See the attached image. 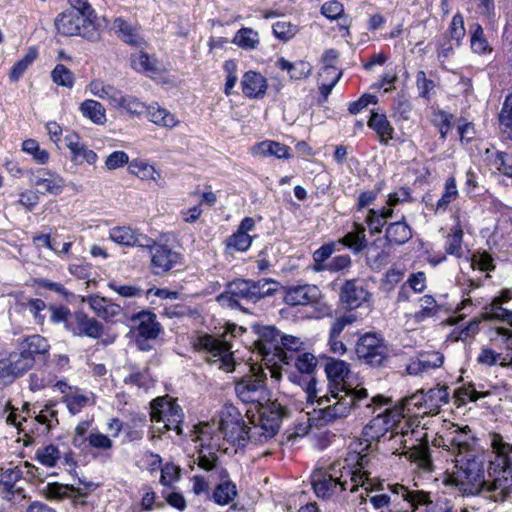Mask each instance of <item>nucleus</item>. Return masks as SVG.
I'll return each instance as SVG.
<instances>
[{
  "label": "nucleus",
  "mask_w": 512,
  "mask_h": 512,
  "mask_svg": "<svg viewBox=\"0 0 512 512\" xmlns=\"http://www.w3.org/2000/svg\"><path fill=\"white\" fill-rule=\"evenodd\" d=\"M493 458L484 453H470L455 459V471L444 483L454 487L462 496L481 495L494 502H504L512 493V444L499 433L490 435Z\"/></svg>",
  "instance_id": "f257e3e1"
},
{
  "label": "nucleus",
  "mask_w": 512,
  "mask_h": 512,
  "mask_svg": "<svg viewBox=\"0 0 512 512\" xmlns=\"http://www.w3.org/2000/svg\"><path fill=\"white\" fill-rule=\"evenodd\" d=\"M260 411L261 419H256V415L253 414L251 418L253 426L248 427L241 414L233 408L227 414H222L219 430L231 443L241 444L247 439L256 443L266 442L277 434L282 419L287 416V410L283 406L272 405Z\"/></svg>",
  "instance_id": "f03ea898"
},
{
  "label": "nucleus",
  "mask_w": 512,
  "mask_h": 512,
  "mask_svg": "<svg viewBox=\"0 0 512 512\" xmlns=\"http://www.w3.org/2000/svg\"><path fill=\"white\" fill-rule=\"evenodd\" d=\"M316 381L311 379L308 383L306 394L307 401L317 403L314 409V420L318 426L332 424L337 420L346 418L352 409L362 408L367 402V390L365 388H352L349 385H331L328 392L318 396Z\"/></svg>",
  "instance_id": "7ed1b4c3"
},
{
  "label": "nucleus",
  "mask_w": 512,
  "mask_h": 512,
  "mask_svg": "<svg viewBox=\"0 0 512 512\" xmlns=\"http://www.w3.org/2000/svg\"><path fill=\"white\" fill-rule=\"evenodd\" d=\"M367 463L366 455H358V470L337 469L335 465L328 469H316L311 477V486L317 498L325 501H337L347 489L355 492L368 481V473L362 471Z\"/></svg>",
  "instance_id": "20e7f679"
},
{
  "label": "nucleus",
  "mask_w": 512,
  "mask_h": 512,
  "mask_svg": "<svg viewBox=\"0 0 512 512\" xmlns=\"http://www.w3.org/2000/svg\"><path fill=\"white\" fill-rule=\"evenodd\" d=\"M391 398L383 395H376L372 398L367 396V402L363 403L362 408L365 409L364 414H376V416L363 428L362 434L367 441H380L390 433L387 440H394L395 443L402 444L404 442V433L394 431V426L401 418L407 417L403 409L402 403L394 408Z\"/></svg>",
  "instance_id": "39448f33"
},
{
  "label": "nucleus",
  "mask_w": 512,
  "mask_h": 512,
  "mask_svg": "<svg viewBox=\"0 0 512 512\" xmlns=\"http://www.w3.org/2000/svg\"><path fill=\"white\" fill-rule=\"evenodd\" d=\"M449 401L448 387L437 386L424 392L416 393L404 398L401 403L408 418H418L427 415H437L441 407Z\"/></svg>",
  "instance_id": "423d86ee"
},
{
  "label": "nucleus",
  "mask_w": 512,
  "mask_h": 512,
  "mask_svg": "<svg viewBox=\"0 0 512 512\" xmlns=\"http://www.w3.org/2000/svg\"><path fill=\"white\" fill-rule=\"evenodd\" d=\"M252 374L245 376L235 385L238 398L246 404L255 407L257 418L261 419V411L264 407L281 406L270 402L266 388V373L261 368L251 367Z\"/></svg>",
  "instance_id": "0eeeda50"
},
{
  "label": "nucleus",
  "mask_w": 512,
  "mask_h": 512,
  "mask_svg": "<svg viewBox=\"0 0 512 512\" xmlns=\"http://www.w3.org/2000/svg\"><path fill=\"white\" fill-rule=\"evenodd\" d=\"M271 285H276V282L269 279L258 281L236 279L228 283L225 292L219 296V299H228L231 305H239L240 300L257 302L275 292L276 289Z\"/></svg>",
  "instance_id": "6e6552de"
},
{
  "label": "nucleus",
  "mask_w": 512,
  "mask_h": 512,
  "mask_svg": "<svg viewBox=\"0 0 512 512\" xmlns=\"http://www.w3.org/2000/svg\"><path fill=\"white\" fill-rule=\"evenodd\" d=\"M392 495L388 494H377L370 497L372 506L380 512H391L393 508L399 506L400 502L403 501L406 505L416 511L419 505H426L430 503V493L417 490L410 491L405 486L395 484L390 486Z\"/></svg>",
  "instance_id": "1a4fd4ad"
},
{
  "label": "nucleus",
  "mask_w": 512,
  "mask_h": 512,
  "mask_svg": "<svg viewBox=\"0 0 512 512\" xmlns=\"http://www.w3.org/2000/svg\"><path fill=\"white\" fill-rule=\"evenodd\" d=\"M58 33L65 36L79 35L89 41H96L100 37L98 28L92 18L85 17L75 9H67L55 19Z\"/></svg>",
  "instance_id": "9d476101"
},
{
  "label": "nucleus",
  "mask_w": 512,
  "mask_h": 512,
  "mask_svg": "<svg viewBox=\"0 0 512 512\" xmlns=\"http://www.w3.org/2000/svg\"><path fill=\"white\" fill-rule=\"evenodd\" d=\"M194 347L197 351L205 354L208 362H219V368L226 372L234 370L232 352L227 342L212 335L202 334L195 339Z\"/></svg>",
  "instance_id": "9b49d317"
},
{
  "label": "nucleus",
  "mask_w": 512,
  "mask_h": 512,
  "mask_svg": "<svg viewBox=\"0 0 512 512\" xmlns=\"http://www.w3.org/2000/svg\"><path fill=\"white\" fill-rule=\"evenodd\" d=\"M253 328L257 335L254 345L263 360L276 365V357L285 359L283 347L279 344L281 333L274 326L255 325Z\"/></svg>",
  "instance_id": "f8f14e48"
},
{
  "label": "nucleus",
  "mask_w": 512,
  "mask_h": 512,
  "mask_svg": "<svg viewBox=\"0 0 512 512\" xmlns=\"http://www.w3.org/2000/svg\"><path fill=\"white\" fill-rule=\"evenodd\" d=\"M153 422H163L165 430H175L178 435L182 434L181 423L183 413L181 407L165 397L153 400L150 412Z\"/></svg>",
  "instance_id": "ddd939ff"
},
{
  "label": "nucleus",
  "mask_w": 512,
  "mask_h": 512,
  "mask_svg": "<svg viewBox=\"0 0 512 512\" xmlns=\"http://www.w3.org/2000/svg\"><path fill=\"white\" fill-rule=\"evenodd\" d=\"M357 357L365 364L378 367L388 358V348L382 338L366 333L361 336L355 347Z\"/></svg>",
  "instance_id": "4468645a"
},
{
  "label": "nucleus",
  "mask_w": 512,
  "mask_h": 512,
  "mask_svg": "<svg viewBox=\"0 0 512 512\" xmlns=\"http://www.w3.org/2000/svg\"><path fill=\"white\" fill-rule=\"evenodd\" d=\"M151 255V269L155 275H162L182 264V255L168 245L156 243L151 238V245L145 246Z\"/></svg>",
  "instance_id": "2eb2a0df"
},
{
  "label": "nucleus",
  "mask_w": 512,
  "mask_h": 512,
  "mask_svg": "<svg viewBox=\"0 0 512 512\" xmlns=\"http://www.w3.org/2000/svg\"><path fill=\"white\" fill-rule=\"evenodd\" d=\"M445 442L451 446L450 452L457 458L475 452L476 437L468 425L460 427L451 424V427L445 432Z\"/></svg>",
  "instance_id": "dca6fc26"
},
{
  "label": "nucleus",
  "mask_w": 512,
  "mask_h": 512,
  "mask_svg": "<svg viewBox=\"0 0 512 512\" xmlns=\"http://www.w3.org/2000/svg\"><path fill=\"white\" fill-rule=\"evenodd\" d=\"M131 322L137 331L136 343L141 350H147L146 340L156 339L161 332V324L157 321V316L151 311H140L132 315Z\"/></svg>",
  "instance_id": "f3484780"
},
{
  "label": "nucleus",
  "mask_w": 512,
  "mask_h": 512,
  "mask_svg": "<svg viewBox=\"0 0 512 512\" xmlns=\"http://www.w3.org/2000/svg\"><path fill=\"white\" fill-rule=\"evenodd\" d=\"M66 329L74 336L88 337L94 340L100 339L104 334L103 324L83 311H76L70 316Z\"/></svg>",
  "instance_id": "a211bd4d"
},
{
  "label": "nucleus",
  "mask_w": 512,
  "mask_h": 512,
  "mask_svg": "<svg viewBox=\"0 0 512 512\" xmlns=\"http://www.w3.org/2000/svg\"><path fill=\"white\" fill-rule=\"evenodd\" d=\"M27 177L31 186L40 194H60L65 186L64 179L55 171L38 168L29 170Z\"/></svg>",
  "instance_id": "6ab92c4d"
},
{
  "label": "nucleus",
  "mask_w": 512,
  "mask_h": 512,
  "mask_svg": "<svg viewBox=\"0 0 512 512\" xmlns=\"http://www.w3.org/2000/svg\"><path fill=\"white\" fill-rule=\"evenodd\" d=\"M33 365L34 359L16 347L6 359L0 360V379L5 382L12 381L30 370Z\"/></svg>",
  "instance_id": "aec40b11"
},
{
  "label": "nucleus",
  "mask_w": 512,
  "mask_h": 512,
  "mask_svg": "<svg viewBox=\"0 0 512 512\" xmlns=\"http://www.w3.org/2000/svg\"><path fill=\"white\" fill-rule=\"evenodd\" d=\"M512 290H503L500 295L493 299L489 306L484 308L483 316L488 320H502L512 325Z\"/></svg>",
  "instance_id": "412c9836"
},
{
  "label": "nucleus",
  "mask_w": 512,
  "mask_h": 512,
  "mask_svg": "<svg viewBox=\"0 0 512 512\" xmlns=\"http://www.w3.org/2000/svg\"><path fill=\"white\" fill-rule=\"evenodd\" d=\"M370 299L371 294L356 279L347 280L341 287L340 300L350 310L359 308Z\"/></svg>",
  "instance_id": "4be33fe9"
},
{
  "label": "nucleus",
  "mask_w": 512,
  "mask_h": 512,
  "mask_svg": "<svg viewBox=\"0 0 512 512\" xmlns=\"http://www.w3.org/2000/svg\"><path fill=\"white\" fill-rule=\"evenodd\" d=\"M321 297V291L315 285L305 284L287 288L284 302L290 306L311 305Z\"/></svg>",
  "instance_id": "5701e85b"
},
{
  "label": "nucleus",
  "mask_w": 512,
  "mask_h": 512,
  "mask_svg": "<svg viewBox=\"0 0 512 512\" xmlns=\"http://www.w3.org/2000/svg\"><path fill=\"white\" fill-rule=\"evenodd\" d=\"M444 363V356L438 351H423L411 359L407 365L409 375H420L439 368Z\"/></svg>",
  "instance_id": "b1692460"
},
{
  "label": "nucleus",
  "mask_w": 512,
  "mask_h": 512,
  "mask_svg": "<svg viewBox=\"0 0 512 512\" xmlns=\"http://www.w3.org/2000/svg\"><path fill=\"white\" fill-rule=\"evenodd\" d=\"M110 239L123 246L145 247L151 245V238L130 227H114L110 230Z\"/></svg>",
  "instance_id": "393cba45"
},
{
  "label": "nucleus",
  "mask_w": 512,
  "mask_h": 512,
  "mask_svg": "<svg viewBox=\"0 0 512 512\" xmlns=\"http://www.w3.org/2000/svg\"><path fill=\"white\" fill-rule=\"evenodd\" d=\"M217 478L220 482L216 485L212 498L217 504L226 505L237 496V488L230 480L227 469H218Z\"/></svg>",
  "instance_id": "a878e982"
},
{
  "label": "nucleus",
  "mask_w": 512,
  "mask_h": 512,
  "mask_svg": "<svg viewBox=\"0 0 512 512\" xmlns=\"http://www.w3.org/2000/svg\"><path fill=\"white\" fill-rule=\"evenodd\" d=\"M87 303L98 317L107 322L113 321L122 313V307L106 297L92 295L87 298Z\"/></svg>",
  "instance_id": "bb28decb"
},
{
  "label": "nucleus",
  "mask_w": 512,
  "mask_h": 512,
  "mask_svg": "<svg viewBox=\"0 0 512 512\" xmlns=\"http://www.w3.org/2000/svg\"><path fill=\"white\" fill-rule=\"evenodd\" d=\"M242 92L249 98H261L267 90V80L255 71L246 72L241 80Z\"/></svg>",
  "instance_id": "cd10ccee"
},
{
  "label": "nucleus",
  "mask_w": 512,
  "mask_h": 512,
  "mask_svg": "<svg viewBox=\"0 0 512 512\" xmlns=\"http://www.w3.org/2000/svg\"><path fill=\"white\" fill-rule=\"evenodd\" d=\"M66 146L71 151L72 157L71 160L78 165L86 162L89 165H94L98 159L97 154L89 149L84 144L78 141V137L76 135H67L65 137Z\"/></svg>",
  "instance_id": "c85d7f7f"
},
{
  "label": "nucleus",
  "mask_w": 512,
  "mask_h": 512,
  "mask_svg": "<svg viewBox=\"0 0 512 512\" xmlns=\"http://www.w3.org/2000/svg\"><path fill=\"white\" fill-rule=\"evenodd\" d=\"M42 493L46 498L58 501L68 498L70 497V493H74V501L77 502V498L85 497L87 492L83 491L81 488H76L73 485L51 482L47 483V485L42 489Z\"/></svg>",
  "instance_id": "c756f323"
},
{
  "label": "nucleus",
  "mask_w": 512,
  "mask_h": 512,
  "mask_svg": "<svg viewBox=\"0 0 512 512\" xmlns=\"http://www.w3.org/2000/svg\"><path fill=\"white\" fill-rule=\"evenodd\" d=\"M251 152L254 156H274L278 159L291 158L290 148L288 146L271 140H265L254 145Z\"/></svg>",
  "instance_id": "7c9ffc66"
},
{
  "label": "nucleus",
  "mask_w": 512,
  "mask_h": 512,
  "mask_svg": "<svg viewBox=\"0 0 512 512\" xmlns=\"http://www.w3.org/2000/svg\"><path fill=\"white\" fill-rule=\"evenodd\" d=\"M17 348L26 356L35 360V357L38 355H46L49 352L50 345L47 339L41 335L34 334L20 341Z\"/></svg>",
  "instance_id": "2f4dec72"
},
{
  "label": "nucleus",
  "mask_w": 512,
  "mask_h": 512,
  "mask_svg": "<svg viewBox=\"0 0 512 512\" xmlns=\"http://www.w3.org/2000/svg\"><path fill=\"white\" fill-rule=\"evenodd\" d=\"M113 29L121 40L131 46L141 47L145 43L137 30L122 18H116L114 20Z\"/></svg>",
  "instance_id": "473e14b6"
},
{
  "label": "nucleus",
  "mask_w": 512,
  "mask_h": 512,
  "mask_svg": "<svg viewBox=\"0 0 512 512\" xmlns=\"http://www.w3.org/2000/svg\"><path fill=\"white\" fill-rule=\"evenodd\" d=\"M367 124L376 132L380 143L387 144L393 138L394 128L385 114L372 112Z\"/></svg>",
  "instance_id": "72a5a7b5"
},
{
  "label": "nucleus",
  "mask_w": 512,
  "mask_h": 512,
  "mask_svg": "<svg viewBox=\"0 0 512 512\" xmlns=\"http://www.w3.org/2000/svg\"><path fill=\"white\" fill-rule=\"evenodd\" d=\"M325 373L330 381L328 388L331 385H347L345 378L349 373V366L345 361L328 359L325 364Z\"/></svg>",
  "instance_id": "f704fd0d"
},
{
  "label": "nucleus",
  "mask_w": 512,
  "mask_h": 512,
  "mask_svg": "<svg viewBox=\"0 0 512 512\" xmlns=\"http://www.w3.org/2000/svg\"><path fill=\"white\" fill-rule=\"evenodd\" d=\"M129 170L142 180L153 181L158 186L163 187L164 181L161 173L154 166L142 160H134L129 164Z\"/></svg>",
  "instance_id": "c9c22d12"
},
{
  "label": "nucleus",
  "mask_w": 512,
  "mask_h": 512,
  "mask_svg": "<svg viewBox=\"0 0 512 512\" xmlns=\"http://www.w3.org/2000/svg\"><path fill=\"white\" fill-rule=\"evenodd\" d=\"M22 476L23 471L19 466L1 470L0 485L7 493V495L4 496L5 498L10 499L8 495L21 493L22 488L17 486V482L22 478Z\"/></svg>",
  "instance_id": "e433bc0d"
},
{
  "label": "nucleus",
  "mask_w": 512,
  "mask_h": 512,
  "mask_svg": "<svg viewBox=\"0 0 512 512\" xmlns=\"http://www.w3.org/2000/svg\"><path fill=\"white\" fill-rule=\"evenodd\" d=\"M340 243L350 248L354 253H359L367 247L365 227L362 224L354 223L353 230L348 232Z\"/></svg>",
  "instance_id": "4c0bfd02"
},
{
  "label": "nucleus",
  "mask_w": 512,
  "mask_h": 512,
  "mask_svg": "<svg viewBox=\"0 0 512 512\" xmlns=\"http://www.w3.org/2000/svg\"><path fill=\"white\" fill-rule=\"evenodd\" d=\"M277 67L281 70H286L289 73L290 78L294 80L307 78L312 73L311 64L302 60L292 63L285 58H280L277 61Z\"/></svg>",
  "instance_id": "58836bf2"
},
{
  "label": "nucleus",
  "mask_w": 512,
  "mask_h": 512,
  "mask_svg": "<svg viewBox=\"0 0 512 512\" xmlns=\"http://www.w3.org/2000/svg\"><path fill=\"white\" fill-rule=\"evenodd\" d=\"M148 119L156 125L173 128L177 125L178 121L175 116L158 104L146 106L145 112Z\"/></svg>",
  "instance_id": "ea45409f"
},
{
  "label": "nucleus",
  "mask_w": 512,
  "mask_h": 512,
  "mask_svg": "<svg viewBox=\"0 0 512 512\" xmlns=\"http://www.w3.org/2000/svg\"><path fill=\"white\" fill-rule=\"evenodd\" d=\"M385 237L391 244H404L412 237L411 228L404 221H396L387 227Z\"/></svg>",
  "instance_id": "a19ab883"
},
{
  "label": "nucleus",
  "mask_w": 512,
  "mask_h": 512,
  "mask_svg": "<svg viewBox=\"0 0 512 512\" xmlns=\"http://www.w3.org/2000/svg\"><path fill=\"white\" fill-rule=\"evenodd\" d=\"M131 67L137 72L156 74L159 69L156 59L148 53L140 50L130 57Z\"/></svg>",
  "instance_id": "79ce46f5"
},
{
  "label": "nucleus",
  "mask_w": 512,
  "mask_h": 512,
  "mask_svg": "<svg viewBox=\"0 0 512 512\" xmlns=\"http://www.w3.org/2000/svg\"><path fill=\"white\" fill-rule=\"evenodd\" d=\"M393 215V209L381 208L379 210L370 209L366 217V223L372 234L380 233L387 219Z\"/></svg>",
  "instance_id": "37998d69"
},
{
  "label": "nucleus",
  "mask_w": 512,
  "mask_h": 512,
  "mask_svg": "<svg viewBox=\"0 0 512 512\" xmlns=\"http://www.w3.org/2000/svg\"><path fill=\"white\" fill-rule=\"evenodd\" d=\"M80 110L85 117L89 118L95 124L101 125L106 122L105 109L98 101L92 99L85 100L81 104Z\"/></svg>",
  "instance_id": "c03bdc74"
},
{
  "label": "nucleus",
  "mask_w": 512,
  "mask_h": 512,
  "mask_svg": "<svg viewBox=\"0 0 512 512\" xmlns=\"http://www.w3.org/2000/svg\"><path fill=\"white\" fill-rule=\"evenodd\" d=\"M37 56V50L35 48H29L23 58H21L12 66L9 73L10 81L17 82L28 69V67L36 60Z\"/></svg>",
  "instance_id": "a18cd8bd"
},
{
  "label": "nucleus",
  "mask_w": 512,
  "mask_h": 512,
  "mask_svg": "<svg viewBox=\"0 0 512 512\" xmlns=\"http://www.w3.org/2000/svg\"><path fill=\"white\" fill-rule=\"evenodd\" d=\"M279 344L283 347L285 359H282V357H276V364H289L294 359V353L299 350L302 342L295 336L281 335V342Z\"/></svg>",
  "instance_id": "49530a36"
},
{
  "label": "nucleus",
  "mask_w": 512,
  "mask_h": 512,
  "mask_svg": "<svg viewBox=\"0 0 512 512\" xmlns=\"http://www.w3.org/2000/svg\"><path fill=\"white\" fill-rule=\"evenodd\" d=\"M60 457L58 447L52 444L38 448L35 453V459L46 467H54Z\"/></svg>",
  "instance_id": "de8ad7c7"
},
{
  "label": "nucleus",
  "mask_w": 512,
  "mask_h": 512,
  "mask_svg": "<svg viewBox=\"0 0 512 512\" xmlns=\"http://www.w3.org/2000/svg\"><path fill=\"white\" fill-rule=\"evenodd\" d=\"M499 122L506 138L512 140V93L506 97L503 103L502 110L499 114Z\"/></svg>",
  "instance_id": "09e8293b"
},
{
  "label": "nucleus",
  "mask_w": 512,
  "mask_h": 512,
  "mask_svg": "<svg viewBox=\"0 0 512 512\" xmlns=\"http://www.w3.org/2000/svg\"><path fill=\"white\" fill-rule=\"evenodd\" d=\"M409 458L414 462H417L418 465L425 470L432 469V459L430 449L427 444L420 443L417 446H414L409 453Z\"/></svg>",
  "instance_id": "8fccbe9b"
},
{
  "label": "nucleus",
  "mask_w": 512,
  "mask_h": 512,
  "mask_svg": "<svg viewBox=\"0 0 512 512\" xmlns=\"http://www.w3.org/2000/svg\"><path fill=\"white\" fill-rule=\"evenodd\" d=\"M196 462L201 469L208 472L212 471L216 476L218 469H226L219 465V458L216 453L204 449L199 450Z\"/></svg>",
  "instance_id": "3c124183"
},
{
  "label": "nucleus",
  "mask_w": 512,
  "mask_h": 512,
  "mask_svg": "<svg viewBox=\"0 0 512 512\" xmlns=\"http://www.w3.org/2000/svg\"><path fill=\"white\" fill-rule=\"evenodd\" d=\"M22 150L31 155L38 164L44 165L49 161L50 155L48 151L42 149L39 143L34 139L23 141Z\"/></svg>",
  "instance_id": "603ef678"
},
{
  "label": "nucleus",
  "mask_w": 512,
  "mask_h": 512,
  "mask_svg": "<svg viewBox=\"0 0 512 512\" xmlns=\"http://www.w3.org/2000/svg\"><path fill=\"white\" fill-rule=\"evenodd\" d=\"M234 42L241 48L254 49L259 44V36L251 28H241L237 32Z\"/></svg>",
  "instance_id": "864d4df0"
},
{
  "label": "nucleus",
  "mask_w": 512,
  "mask_h": 512,
  "mask_svg": "<svg viewBox=\"0 0 512 512\" xmlns=\"http://www.w3.org/2000/svg\"><path fill=\"white\" fill-rule=\"evenodd\" d=\"M420 310L414 315L416 321L421 322L428 317L434 316L438 311L436 300L430 295H424L419 300Z\"/></svg>",
  "instance_id": "5fc2aeb1"
},
{
  "label": "nucleus",
  "mask_w": 512,
  "mask_h": 512,
  "mask_svg": "<svg viewBox=\"0 0 512 512\" xmlns=\"http://www.w3.org/2000/svg\"><path fill=\"white\" fill-rule=\"evenodd\" d=\"M56 376L50 372L37 371L29 376V388L32 391H39L54 384Z\"/></svg>",
  "instance_id": "6e6d98bb"
},
{
  "label": "nucleus",
  "mask_w": 512,
  "mask_h": 512,
  "mask_svg": "<svg viewBox=\"0 0 512 512\" xmlns=\"http://www.w3.org/2000/svg\"><path fill=\"white\" fill-rule=\"evenodd\" d=\"M335 251L334 243H328L322 245L319 249H317L313 253L314 266L313 269L317 272L326 270L327 263L326 260L330 258V256Z\"/></svg>",
  "instance_id": "4d7b16f0"
},
{
  "label": "nucleus",
  "mask_w": 512,
  "mask_h": 512,
  "mask_svg": "<svg viewBox=\"0 0 512 512\" xmlns=\"http://www.w3.org/2000/svg\"><path fill=\"white\" fill-rule=\"evenodd\" d=\"M458 195L456 182L454 178H449L445 183V190L441 198L437 201L436 211H445L448 205L456 199Z\"/></svg>",
  "instance_id": "13d9d810"
},
{
  "label": "nucleus",
  "mask_w": 512,
  "mask_h": 512,
  "mask_svg": "<svg viewBox=\"0 0 512 512\" xmlns=\"http://www.w3.org/2000/svg\"><path fill=\"white\" fill-rule=\"evenodd\" d=\"M52 81L63 87L71 88L73 86V74L63 64H57L51 72Z\"/></svg>",
  "instance_id": "bf43d9fd"
},
{
  "label": "nucleus",
  "mask_w": 512,
  "mask_h": 512,
  "mask_svg": "<svg viewBox=\"0 0 512 512\" xmlns=\"http://www.w3.org/2000/svg\"><path fill=\"white\" fill-rule=\"evenodd\" d=\"M88 444L91 448L107 452L113 448V441L106 434L98 431L91 432L87 437Z\"/></svg>",
  "instance_id": "052dcab7"
},
{
  "label": "nucleus",
  "mask_w": 512,
  "mask_h": 512,
  "mask_svg": "<svg viewBox=\"0 0 512 512\" xmlns=\"http://www.w3.org/2000/svg\"><path fill=\"white\" fill-rule=\"evenodd\" d=\"M252 243V237L247 233L235 232L227 240V248L235 251L244 252Z\"/></svg>",
  "instance_id": "680f3d73"
},
{
  "label": "nucleus",
  "mask_w": 512,
  "mask_h": 512,
  "mask_svg": "<svg viewBox=\"0 0 512 512\" xmlns=\"http://www.w3.org/2000/svg\"><path fill=\"white\" fill-rule=\"evenodd\" d=\"M339 53L335 49H328L323 54V67L320 71V77H324L325 75L334 74L337 72H342L338 70L336 67V63L338 61Z\"/></svg>",
  "instance_id": "e2e57ef3"
},
{
  "label": "nucleus",
  "mask_w": 512,
  "mask_h": 512,
  "mask_svg": "<svg viewBox=\"0 0 512 512\" xmlns=\"http://www.w3.org/2000/svg\"><path fill=\"white\" fill-rule=\"evenodd\" d=\"M487 394L488 393L478 392L473 384L463 385L456 391V397L460 404H465L467 400L475 402L487 396Z\"/></svg>",
  "instance_id": "0e129e2a"
},
{
  "label": "nucleus",
  "mask_w": 512,
  "mask_h": 512,
  "mask_svg": "<svg viewBox=\"0 0 512 512\" xmlns=\"http://www.w3.org/2000/svg\"><path fill=\"white\" fill-rule=\"evenodd\" d=\"M273 33L278 39L287 41L295 36L297 26L288 21H277L273 25Z\"/></svg>",
  "instance_id": "69168bd1"
},
{
  "label": "nucleus",
  "mask_w": 512,
  "mask_h": 512,
  "mask_svg": "<svg viewBox=\"0 0 512 512\" xmlns=\"http://www.w3.org/2000/svg\"><path fill=\"white\" fill-rule=\"evenodd\" d=\"M316 365L317 360L311 353H302L295 358V367L301 373L311 374Z\"/></svg>",
  "instance_id": "338daca9"
},
{
  "label": "nucleus",
  "mask_w": 512,
  "mask_h": 512,
  "mask_svg": "<svg viewBox=\"0 0 512 512\" xmlns=\"http://www.w3.org/2000/svg\"><path fill=\"white\" fill-rule=\"evenodd\" d=\"M181 469L173 463H166L161 469L160 483L164 486H170L173 482L179 480Z\"/></svg>",
  "instance_id": "774afa93"
}]
</instances>
